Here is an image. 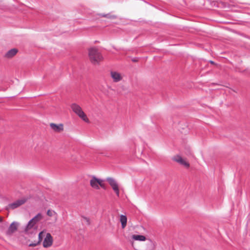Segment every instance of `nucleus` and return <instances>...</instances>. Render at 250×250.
I'll use <instances>...</instances> for the list:
<instances>
[{
  "label": "nucleus",
  "mask_w": 250,
  "mask_h": 250,
  "mask_svg": "<svg viewBox=\"0 0 250 250\" xmlns=\"http://www.w3.org/2000/svg\"><path fill=\"white\" fill-rule=\"evenodd\" d=\"M42 241V246L44 248L51 247L53 243V238L51 234L43 230L40 232L38 235V240L34 243H30L29 247H35Z\"/></svg>",
  "instance_id": "1"
},
{
  "label": "nucleus",
  "mask_w": 250,
  "mask_h": 250,
  "mask_svg": "<svg viewBox=\"0 0 250 250\" xmlns=\"http://www.w3.org/2000/svg\"><path fill=\"white\" fill-rule=\"evenodd\" d=\"M107 181L108 182L117 196L119 197L120 194L119 188L116 181L112 178L108 177L107 178Z\"/></svg>",
  "instance_id": "7"
},
{
  "label": "nucleus",
  "mask_w": 250,
  "mask_h": 250,
  "mask_svg": "<svg viewBox=\"0 0 250 250\" xmlns=\"http://www.w3.org/2000/svg\"><path fill=\"white\" fill-rule=\"evenodd\" d=\"M120 220L122 224V228L124 229L127 224V217L125 215H121L120 216Z\"/></svg>",
  "instance_id": "13"
},
{
  "label": "nucleus",
  "mask_w": 250,
  "mask_h": 250,
  "mask_svg": "<svg viewBox=\"0 0 250 250\" xmlns=\"http://www.w3.org/2000/svg\"><path fill=\"white\" fill-rule=\"evenodd\" d=\"M26 201V200L24 198L18 200L12 203L9 204L7 206L6 209L8 210L15 209L24 204Z\"/></svg>",
  "instance_id": "8"
},
{
  "label": "nucleus",
  "mask_w": 250,
  "mask_h": 250,
  "mask_svg": "<svg viewBox=\"0 0 250 250\" xmlns=\"http://www.w3.org/2000/svg\"><path fill=\"white\" fill-rule=\"evenodd\" d=\"M90 186L96 189H100V187L105 188V185L103 180L98 179L95 176H93L90 180Z\"/></svg>",
  "instance_id": "5"
},
{
  "label": "nucleus",
  "mask_w": 250,
  "mask_h": 250,
  "mask_svg": "<svg viewBox=\"0 0 250 250\" xmlns=\"http://www.w3.org/2000/svg\"><path fill=\"white\" fill-rule=\"evenodd\" d=\"M210 62L211 63H212V64L214 63L213 62H212V61H210Z\"/></svg>",
  "instance_id": "19"
},
{
  "label": "nucleus",
  "mask_w": 250,
  "mask_h": 250,
  "mask_svg": "<svg viewBox=\"0 0 250 250\" xmlns=\"http://www.w3.org/2000/svg\"><path fill=\"white\" fill-rule=\"evenodd\" d=\"M19 227V223L16 222H12L7 230L5 232V234L7 236H11L17 230Z\"/></svg>",
  "instance_id": "9"
},
{
  "label": "nucleus",
  "mask_w": 250,
  "mask_h": 250,
  "mask_svg": "<svg viewBox=\"0 0 250 250\" xmlns=\"http://www.w3.org/2000/svg\"><path fill=\"white\" fill-rule=\"evenodd\" d=\"M88 57L90 62L93 64H98L103 60V57L96 48H91L88 50Z\"/></svg>",
  "instance_id": "3"
},
{
  "label": "nucleus",
  "mask_w": 250,
  "mask_h": 250,
  "mask_svg": "<svg viewBox=\"0 0 250 250\" xmlns=\"http://www.w3.org/2000/svg\"><path fill=\"white\" fill-rule=\"evenodd\" d=\"M172 160L182 167L186 168L188 167V162L186 158H183L181 155L177 154L173 156L172 157Z\"/></svg>",
  "instance_id": "6"
},
{
  "label": "nucleus",
  "mask_w": 250,
  "mask_h": 250,
  "mask_svg": "<svg viewBox=\"0 0 250 250\" xmlns=\"http://www.w3.org/2000/svg\"><path fill=\"white\" fill-rule=\"evenodd\" d=\"M56 213L55 211H53V210H48L47 212V215H48L49 216H53L54 214H56Z\"/></svg>",
  "instance_id": "16"
},
{
  "label": "nucleus",
  "mask_w": 250,
  "mask_h": 250,
  "mask_svg": "<svg viewBox=\"0 0 250 250\" xmlns=\"http://www.w3.org/2000/svg\"><path fill=\"white\" fill-rule=\"evenodd\" d=\"M42 218L41 213H38L33 218L30 220L24 229V232L27 234H30L37 229V223L39 222Z\"/></svg>",
  "instance_id": "2"
},
{
  "label": "nucleus",
  "mask_w": 250,
  "mask_h": 250,
  "mask_svg": "<svg viewBox=\"0 0 250 250\" xmlns=\"http://www.w3.org/2000/svg\"><path fill=\"white\" fill-rule=\"evenodd\" d=\"M132 238L134 240L145 241L146 240V238L144 235H133Z\"/></svg>",
  "instance_id": "14"
},
{
  "label": "nucleus",
  "mask_w": 250,
  "mask_h": 250,
  "mask_svg": "<svg viewBox=\"0 0 250 250\" xmlns=\"http://www.w3.org/2000/svg\"><path fill=\"white\" fill-rule=\"evenodd\" d=\"M84 221L87 223V225H89L90 224V219L87 217H83Z\"/></svg>",
  "instance_id": "17"
},
{
  "label": "nucleus",
  "mask_w": 250,
  "mask_h": 250,
  "mask_svg": "<svg viewBox=\"0 0 250 250\" xmlns=\"http://www.w3.org/2000/svg\"><path fill=\"white\" fill-rule=\"evenodd\" d=\"M7 225V223L6 222H3L2 223L0 224V230H3L5 229Z\"/></svg>",
  "instance_id": "15"
},
{
  "label": "nucleus",
  "mask_w": 250,
  "mask_h": 250,
  "mask_svg": "<svg viewBox=\"0 0 250 250\" xmlns=\"http://www.w3.org/2000/svg\"><path fill=\"white\" fill-rule=\"evenodd\" d=\"M133 61H134V62H136V61H137V60H133Z\"/></svg>",
  "instance_id": "20"
},
{
  "label": "nucleus",
  "mask_w": 250,
  "mask_h": 250,
  "mask_svg": "<svg viewBox=\"0 0 250 250\" xmlns=\"http://www.w3.org/2000/svg\"><path fill=\"white\" fill-rule=\"evenodd\" d=\"M3 217L0 216V224L3 223Z\"/></svg>",
  "instance_id": "18"
},
{
  "label": "nucleus",
  "mask_w": 250,
  "mask_h": 250,
  "mask_svg": "<svg viewBox=\"0 0 250 250\" xmlns=\"http://www.w3.org/2000/svg\"><path fill=\"white\" fill-rule=\"evenodd\" d=\"M18 52V49L17 48H12L8 51L4 55L6 59H11L14 57Z\"/></svg>",
  "instance_id": "12"
},
{
  "label": "nucleus",
  "mask_w": 250,
  "mask_h": 250,
  "mask_svg": "<svg viewBox=\"0 0 250 250\" xmlns=\"http://www.w3.org/2000/svg\"><path fill=\"white\" fill-rule=\"evenodd\" d=\"M49 125L51 129L56 133H61L64 130V125L63 124H56L51 123Z\"/></svg>",
  "instance_id": "10"
},
{
  "label": "nucleus",
  "mask_w": 250,
  "mask_h": 250,
  "mask_svg": "<svg viewBox=\"0 0 250 250\" xmlns=\"http://www.w3.org/2000/svg\"><path fill=\"white\" fill-rule=\"evenodd\" d=\"M110 76L114 83H118L123 79L122 74L115 71L110 72Z\"/></svg>",
  "instance_id": "11"
},
{
  "label": "nucleus",
  "mask_w": 250,
  "mask_h": 250,
  "mask_svg": "<svg viewBox=\"0 0 250 250\" xmlns=\"http://www.w3.org/2000/svg\"><path fill=\"white\" fill-rule=\"evenodd\" d=\"M70 107L72 111L83 121L86 123L89 122L87 115L84 112L80 105L76 103H73L71 104Z\"/></svg>",
  "instance_id": "4"
}]
</instances>
